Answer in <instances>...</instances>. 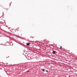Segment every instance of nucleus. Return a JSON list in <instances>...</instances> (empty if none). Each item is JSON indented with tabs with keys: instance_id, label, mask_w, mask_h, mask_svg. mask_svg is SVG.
<instances>
[{
	"instance_id": "1",
	"label": "nucleus",
	"mask_w": 77,
	"mask_h": 77,
	"mask_svg": "<svg viewBox=\"0 0 77 77\" xmlns=\"http://www.w3.org/2000/svg\"><path fill=\"white\" fill-rule=\"evenodd\" d=\"M27 45H30V43H28L26 44Z\"/></svg>"
},
{
	"instance_id": "2",
	"label": "nucleus",
	"mask_w": 77,
	"mask_h": 77,
	"mask_svg": "<svg viewBox=\"0 0 77 77\" xmlns=\"http://www.w3.org/2000/svg\"><path fill=\"white\" fill-rule=\"evenodd\" d=\"M53 53H54V54H55L56 52L55 51H53Z\"/></svg>"
},
{
	"instance_id": "3",
	"label": "nucleus",
	"mask_w": 77,
	"mask_h": 77,
	"mask_svg": "<svg viewBox=\"0 0 77 77\" xmlns=\"http://www.w3.org/2000/svg\"><path fill=\"white\" fill-rule=\"evenodd\" d=\"M44 69H42V71H45V70H44Z\"/></svg>"
},
{
	"instance_id": "4",
	"label": "nucleus",
	"mask_w": 77,
	"mask_h": 77,
	"mask_svg": "<svg viewBox=\"0 0 77 77\" xmlns=\"http://www.w3.org/2000/svg\"><path fill=\"white\" fill-rule=\"evenodd\" d=\"M46 71V72H48V71H47V70H46V71Z\"/></svg>"
},
{
	"instance_id": "5",
	"label": "nucleus",
	"mask_w": 77,
	"mask_h": 77,
	"mask_svg": "<svg viewBox=\"0 0 77 77\" xmlns=\"http://www.w3.org/2000/svg\"><path fill=\"white\" fill-rule=\"evenodd\" d=\"M60 48H61V49H62V47H60Z\"/></svg>"
},
{
	"instance_id": "6",
	"label": "nucleus",
	"mask_w": 77,
	"mask_h": 77,
	"mask_svg": "<svg viewBox=\"0 0 77 77\" xmlns=\"http://www.w3.org/2000/svg\"><path fill=\"white\" fill-rule=\"evenodd\" d=\"M69 77H70V76L69 75Z\"/></svg>"
},
{
	"instance_id": "7",
	"label": "nucleus",
	"mask_w": 77,
	"mask_h": 77,
	"mask_svg": "<svg viewBox=\"0 0 77 77\" xmlns=\"http://www.w3.org/2000/svg\"><path fill=\"white\" fill-rule=\"evenodd\" d=\"M28 72H29V71H28Z\"/></svg>"
}]
</instances>
